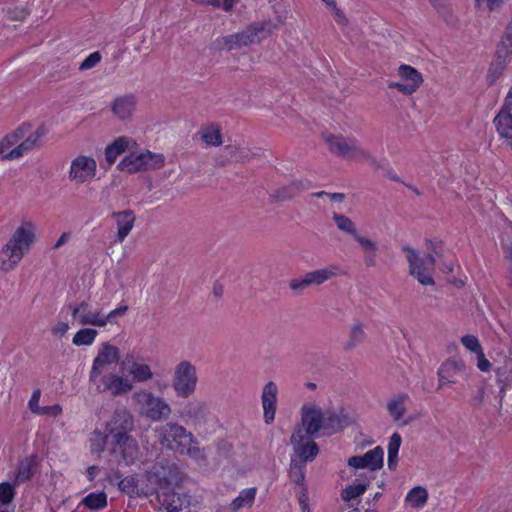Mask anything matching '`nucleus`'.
Listing matches in <instances>:
<instances>
[{"instance_id":"nucleus-6","label":"nucleus","mask_w":512,"mask_h":512,"mask_svg":"<svg viewBox=\"0 0 512 512\" xmlns=\"http://www.w3.org/2000/svg\"><path fill=\"white\" fill-rule=\"evenodd\" d=\"M72 317L76 319L78 317L81 325H92L98 327H104L108 322L113 323L118 316L125 315L128 307L126 305L120 306L107 315L101 313L100 310L91 311L89 310V304L82 301L76 306L69 305Z\"/></svg>"},{"instance_id":"nucleus-11","label":"nucleus","mask_w":512,"mask_h":512,"mask_svg":"<svg viewBox=\"0 0 512 512\" xmlns=\"http://www.w3.org/2000/svg\"><path fill=\"white\" fill-rule=\"evenodd\" d=\"M405 252L412 276L422 285H433V258L427 254L421 255L411 248H406Z\"/></svg>"},{"instance_id":"nucleus-7","label":"nucleus","mask_w":512,"mask_h":512,"mask_svg":"<svg viewBox=\"0 0 512 512\" xmlns=\"http://www.w3.org/2000/svg\"><path fill=\"white\" fill-rule=\"evenodd\" d=\"M113 365H118L119 370L125 371L126 363L125 360H121L119 348L105 342L93 360L89 380L95 381L98 376L108 373L109 369H114Z\"/></svg>"},{"instance_id":"nucleus-28","label":"nucleus","mask_w":512,"mask_h":512,"mask_svg":"<svg viewBox=\"0 0 512 512\" xmlns=\"http://www.w3.org/2000/svg\"><path fill=\"white\" fill-rule=\"evenodd\" d=\"M128 149V138L125 136L118 137L113 143L105 148V159L109 166L114 164L117 158Z\"/></svg>"},{"instance_id":"nucleus-23","label":"nucleus","mask_w":512,"mask_h":512,"mask_svg":"<svg viewBox=\"0 0 512 512\" xmlns=\"http://www.w3.org/2000/svg\"><path fill=\"white\" fill-rule=\"evenodd\" d=\"M270 33V29H266L264 24H257L252 28H249L241 33H237L231 36L232 44L229 45V48H232L233 45H249L254 42H258L261 39L265 38Z\"/></svg>"},{"instance_id":"nucleus-52","label":"nucleus","mask_w":512,"mask_h":512,"mask_svg":"<svg viewBox=\"0 0 512 512\" xmlns=\"http://www.w3.org/2000/svg\"><path fill=\"white\" fill-rule=\"evenodd\" d=\"M69 329V325L65 322H58L52 329L53 334L63 336Z\"/></svg>"},{"instance_id":"nucleus-61","label":"nucleus","mask_w":512,"mask_h":512,"mask_svg":"<svg viewBox=\"0 0 512 512\" xmlns=\"http://www.w3.org/2000/svg\"><path fill=\"white\" fill-rule=\"evenodd\" d=\"M6 149L7 148H6L5 144H4V142L1 141L0 142V155H2L5 152Z\"/></svg>"},{"instance_id":"nucleus-10","label":"nucleus","mask_w":512,"mask_h":512,"mask_svg":"<svg viewBox=\"0 0 512 512\" xmlns=\"http://www.w3.org/2000/svg\"><path fill=\"white\" fill-rule=\"evenodd\" d=\"M422 83L423 76L416 68L402 64L397 68L388 86L402 94L411 95L420 88Z\"/></svg>"},{"instance_id":"nucleus-59","label":"nucleus","mask_w":512,"mask_h":512,"mask_svg":"<svg viewBox=\"0 0 512 512\" xmlns=\"http://www.w3.org/2000/svg\"><path fill=\"white\" fill-rule=\"evenodd\" d=\"M507 259L509 260L510 279L512 281V250L507 253Z\"/></svg>"},{"instance_id":"nucleus-49","label":"nucleus","mask_w":512,"mask_h":512,"mask_svg":"<svg viewBox=\"0 0 512 512\" xmlns=\"http://www.w3.org/2000/svg\"><path fill=\"white\" fill-rule=\"evenodd\" d=\"M41 396V390L36 389L33 391L32 396L29 400L28 406L32 413L38 414V412L41 409V406H39V400Z\"/></svg>"},{"instance_id":"nucleus-14","label":"nucleus","mask_w":512,"mask_h":512,"mask_svg":"<svg viewBox=\"0 0 512 512\" xmlns=\"http://www.w3.org/2000/svg\"><path fill=\"white\" fill-rule=\"evenodd\" d=\"M312 435L304 433L301 429H297L290 438L293 447V455L296 461L305 463L311 462L318 454V446L311 439Z\"/></svg>"},{"instance_id":"nucleus-5","label":"nucleus","mask_w":512,"mask_h":512,"mask_svg":"<svg viewBox=\"0 0 512 512\" xmlns=\"http://www.w3.org/2000/svg\"><path fill=\"white\" fill-rule=\"evenodd\" d=\"M199 382L197 367L190 360H180L173 368L172 388L179 398L192 396Z\"/></svg>"},{"instance_id":"nucleus-41","label":"nucleus","mask_w":512,"mask_h":512,"mask_svg":"<svg viewBox=\"0 0 512 512\" xmlns=\"http://www.w3.org/2000/svg\"><path fill=\"white\" fill-rule=\"evenodd\" d=\"M471 359L475 362V365L480 372L489 373L491 371L492 363L486 357L483 349L474 356H471Z\"/></svg>"},{"instance_id":"nucleus-32","label":"nucleus","mask_w":512,"mask_h":512,"mask_svg":"<svg viewBox=\"0 0 512 512\" xmlns=\"http://www.w3.org/2000/svg\"><path fill=\"white\" fill-rule=\"evenodd\" d=\"M199 134L201 140L208 146H219L222 144V133L218 124L211 123L204 126Z\"/></svg>"},{"instance_id":"nucleus-30","label":"nucleus","mask_w":512,"mask_h":512,"mask_svg":"<svg viewBox=\"0 0 512 512\" xmlns=\"http://www.w3.org/2000/svg\"><path fill=\"white\" fill-rule=\"evenodd\" d=\"M289 479L294 484V494L300 490V488H307L305 485V467L301 462L296 461V458H291V464L289 469Z\"/></svg>"},{"instance_id":"nucleus-46","label":"nucleus","mask_w":512,"mask_h":512,"mask_svg":"<svg viewBox=\"0 0 512 512\" xmlns=\"http://www.w3.org/2000/svg\"><path fill=\"white\" fill-rule=\"evenodd\" d=\"M100 52L96 51L91 53L86 59L80 64L79 70L84 71L95 67L101 61Z\"/></svg>"},{"instance_id":"nucleus-8","label":"nucleus","mask_w":512,"mask_h":512,"mask_svg":"<svg viewBox=\"0 0 512 512\" xmlns=\"http://www.w3.org/2000/svg\"><path fill=\"white\" fill-rule=\"evenodd\" d=\"M134 409L153 421L167 418L171 413L170 405L161 397L150 392H141L134 395Z\"/></svg>"},{"instance_id":"nucleus-47","label":"nucleus","mask_w":512,"mask_h":512,"mask_svg":"<svg viewBox=\"0 0 512 512\" xmlns=\"http://www.w3.org/2000/svg\"><path fill=\"white\" fill-rule=\"evenodd\" d=\"M326 6L331 10L335 20L340 23H346V17L344 13L337 7L336 0H322Z\"/></svg>"},{"instance_id":"nucleus-36","label":"nucleus","mask_w":512,"mask_h":512,"mask_svg":"<svg viewBox=\"0 0 512 512\" xmlns=\"http://www.w3.org/2000/svg\"><path fill=\"white\" fill-rule=\"evenodd\" d=\"M33 476V464L30 459H24L17 465V472L14 479V485L28 481Z\"/></svg>"},{"instance_id":"nucleus-40","label":"nucleus","mask_w":512,"mask_h":512,"mask_svg":"<svg viewBox=\"0 0 512 512\" xmlns=\"http://www.w3.org/2000/svg\"><path fill=\"white\" fill-rule=\"evenodd\" d=\"M460 342L471 356H474L476 353L483 349L479 339L472 334L462 336Z\"/></svg>"},{"instance_id":"nucleus-15","label":"nucleus","mask_w":512,"mask_h":512,"mask_svg":"<svg viewBox=\"0 0 512 512\" xmlns=\"http://www.w3.org/2000/svg\"><path fill=\"white\" fill-rule=\"evenodd\" d=\"M98 392H110L113 396L125 394L128 391V379L125 371L108 372L98 376L95 381H91Z\"/></svg>"},{"instance_id":"nucleus-50","label":"nucleus","mask_w":512,"mask_h":512,"mask_svg":"<svg viewBox=\"0 0 512 512\" xmlns=\"http://www.w3.org/2000/svg\"><path fill=\"white\" fill-rule=\"evenodd\" d=\"M7 15L10 19L18 20L25 18L26 12L23 9H8Z\"/></svg>"},{"instance_id":"nucleus-34","label":"nucleus","mask_w":512,"mask_h":512,"mask_svg":"<svg viewBox=\"0 0 512 512\" xmlns=\"http://www.w3.org/2000/svg\"><path fill=\"white\" fill-rule=\"evenodd\" d=\"M333 220L340 231L350 235L353 239L360 233L357 230L355 223L345 215L334 214Z\"/></svg>"},{"instance_id":"nucleus-3","label":"nucleus","mask_w":512,"mask_h":512,"mask_svg":"<svg viewBox=\"0 0 512 512\" xmlns=\"http://www.w3.org/2000/svg\"><path fill=\"white\" fill-rule=\"evenodd\" d=\"M35 240V227L31 222H23L12 234L0 251V268L11 271L21 261L25 252Z\"/></svg>"},{"instance_id":"nucleus-4","label":"nucleus","mask_w":512,"mask_h":512,"mask_svg":"<svg viewBox=\"0 0 512 512\" xmlns=\"http://www.w3.org/2000/svg\"><path fill=\"white\" fill-rule=\"evenodd\" d=\"M169 472L163 473L159 479V488L156 492L162 512H190V498L187 495H178L170 489L177 486L182 480V472L176 467H169Z\"/></svg>"},{"instance_id":"nucleus-63","label":"nucleus","mask_w":512,"mask_h":512,"mask_svg":"<svg viewBox=\"0 0 512 512\" xmlns=\"http://www.w3.org/2000/svg\"><path fill=\"white\" fill-rule=\"evenodd\" d=\"M380 496H381V494H380V493H377V494L375 495V498H378V497H380Z\"/></svg>"},{"instance_id":"nucleus-37","label":"nucleus","mask_w":512,"mask_h":512,"mask_svg":"<svg viewBox=\"0 0 512 512\" xmlns=\"http://www.w3.org/2000/svg\"><path fill=\"white\" fill-rule=\"evenodd\" d=\"M112 217L116 219L118 225L117 242L122 243L128 236V211L114 212Z\"/></svg>"},{"instance_id":"nucleus-17","label":"nucleus","mask_w":512,"mask_h":512,"mask_svg":"<svg viewBox=\"0 0 512 512\" xmlns=\"http://www.w3.org/2000/svg\"><path fill=\"white\" fill-rule=\"evenodd\" d=\"M409 396L405 393L395 394L389 397L385 403V409L391 420L399 426L410 423L407 417Z\"/></svg>"},{"instance_id":"nucleus-64","label":"nucleus","mask_w":512,"mask_h":512,"mask_svg":"<svg viewBox=\"0 0 512 512\" xmlns=\"http://www.w3.org/2000/svg\"><path fill=\"white\" fill-rule=\"evenodd\" d=\"M356 512H359V511H356Z\"/></svg>"},{"instance_id":"nucleus-48","label":"nucleus","mask_w":512,"mask_h":512,"mask_svg":"<svg viewBox=\"0 0 512 512\" xmlns=\"http://www.w3.org/2000/svg\"><path fill=\"white\" fill-rule=\"evenodd\" d=\"M61 413H62V407L59 404H54L51 406L41 407V409L37 415H41V416L46 415V416L57 417Z\"/></svg>"},{"instance_id":"nucleus-44","label":"nucleus","mask_w":512,"mask_h":512,"mask_svg":"<svg viewBox=\"0 0 512 512\" xmlns=\"http://www.w3.org/2000/svg\"><path fill=\"white\" fill-rule=\"evenodd\" d=\"M507 0H474V5L477 9H486L488 11H495L501 8Z\"/></svg>"},{"instance_id":"nucleus-22","label":"nucleus","mask_w":512,"mask_h":512,"mask_svg":"<svg viewBox=\"0 0 512 512\" xmlns=\"http://www.w3.org/2000/svg\"><path fill=\"white\" fill-rule=\"evenodd\" d=\"M47 134V129L44 125H40L32 134H30L24 141L17 147L12 149L9 153L3 156V159H16L21 157L24 153L38 147L40 140Z\"/></svg>"},{"instance_id":"nucleus-9","label":"nucleus","mask_w":512,"mask_h":512,"mask_svg":"<svg viewBox=\"0 0 512 512\" xmlns=\"http://www.w3.org/2000/svg\"><path fill=\"white\" fill-rule=\"evenodd\" d=\"M327 426V417L318 403L315 401L303 403L300 408L299 429L308 435H316Z\"/></svg>"},{"instance_id":"nucleus-55","label":"nucleus","mask_w":512,"mask_h":512,"mask_svg":"<svg viewBox=\"0 0 512 512\" xmlns=\"http://www.w3.org/2000/svg\"><path fill=\"white\" fill-rule=\"evenodd\" d=\"M70 238V234L67 233V232H63L61 234V236L58 238V240L56 241L55 245H54V249H58L60 248L62 245H64Z\"/></svg>"},{"instance_id":"nucleus-56","label":"nucleus","mask_w":512,"mask_h":512,"mask_svg":"<svg viewBox=\"0 0 512 512\" xmlns=\"http://www.w3.org/2000/svg\"><path fill=\"white\" fill-rule=\"evenodd\" d=\"M115 478L120 479V481H119V488L122 491H126V489L128 488V481H126L125 478H122V474L120 473L119 469H117L116 472H115Z\"/></svg>"},{"instance_id":"nucleus-24","label":"nucleus","mask_w":512,"mask_h":512,"mask_svg":"<svg viewBox=\"0 0 512 512\" xmlns=\"http://www.w3.org/2000/svg\"><path fill=\"white\" fill-rule=\"evenodd\" d=\"M465 370V364L462 360L451 358L442 363L438 371L439 385L444 386L447 383L454 382V377Z\"/></svg>"},{"instance_id":"nucleus-2","label":"nucleus","mask_w":512,"mask_h":512,"mask_svg":"<svg viewBox=\"0 0 512 512\" xmlns=\"http://www.w3.org/2000/svg\"><path fill=\"white\" fill-rule=\"evenodd\" d=\"M156 438L162 446L192 459L199 460L204 457V452L193 434L176 423H167L157 428Z\"/></svg>"},{"instance_id":"nucleus-43","label":"nucleus","mask_w":512,"mask_h":512,"mask_svg":"<svg viewBox=\"0 0 512 512\" xmlns=\"http://www.w3.org/2000/svg\"><path fill=\"white\" fill-rule=\"evenodd\" d=\"M112 111L117 117L125 119L128 116V98L124 96L115 99Z\"/></svg>"},{"instance_id":"nucleus-12","label":"nucleus","mask_w":512,"mask_h":512,"mask_svg":"<svg viewBox=\"0 0 512 512\" xmlns=\"http://www.w3.org/2000/svg\"><path fill=\"white\" fill-rule=\"evenodd\" d=\"M164 164L165 158L162 154L130 144V173L158 170L164 167Z\"/></svg>"},{"instance_id":"nucleus-38","label":"nucleus","mask_w":512,"mask_h":512,"mask_svg":"<svg viewBox=\"0 0 512 512\" xmlns=\"http://www.w3.org/2000/svg\"><path fill=\"white\" fill-rule=\"evenodd\" d=\"M97 334H98V332L95 329L83 328V329H80L78 332H76V334L74 335V337L72 339V342L74 345H77V346H82V345L88 346L94 342Z\"/></svg>"},{"instance_id":"nucleus-42","label":"nucleus","mask_w":512,"mask_h":512,"mask_svg":"<svg viewBox=\"0 0 512 512\" xmlns=\"http://www.w3.org/2000/svg\"><path fill=\"white\" fill-rule=\"evenodd\" d=\"M364 337V329L363 326L360 324H356L351 328L350 331V338L345 343V349H352L354 348L357 343L362 340Z\"/></svg>"},{"instance_id":"nucleus-19","label":"nucleus","mask_w":512,"mask_h":512,"mask_svg":"<svg viewBox=\"0 0 512 512\" xmlns=\"http://www.w3.org/2000/svg\"><path fill=\"white\" fill-rule=\"evenodd\" d=\"M384 451L380 446L367 451L363 455L352 456L348 459V465L354 469H366L375 471L383 466Z\"/></svg>"},{"instance_id":"nucleus-13","label":"nucleus","mask_w":512,"mask_h":512,"mask_svg":"<svg viewBox=\"0 0 512 512\" xmlns=\"http://www.w3.org/2000/svg\"><path fill=\"white\" fill-rule=\"evenodd\" d=\"M324 141L332 153L346 159L356 161L366 157L365 151L352 138L326 134L324 135Z\"/></svg>"},{"instance_id":"nucleus-29","label":"nucleus","mask_w":512,"mask_h":512,"mask_svg":"<svg viewBox=\"0 0 512 512\" xmlns=\"http://www.w3.org/2000/svg\"><path fill=\"white\" fill-rule=\"evenodd\" d=\"M402 444V437L399 433H393L388 441L387 445V466L390 470H396L398 466V453Z\"/></svg>"},{"instance_id":"nucleus-25","label":"nucleus","mask_w":512,"mask_h":512,"mask_svg":"<svg viewBox=\"0 0 512 512\" xmlns=\"http://www.w3.org/2000/svg\"><path fill=\"white\" fill-rule=\"evenodd\" d=\"M152 377L153 371L147 359L134 357L130 360V379L137 382H146Z\"/></svg>"},{"instance_id":"nucleus-45","label":"nucleus","mask_w":512,"mask_h":512,"mask_svg":"<svg viewBox=\"0 0 512 512\" xmlns=\"http://www.w3.org/2000/svg\"><path fill=\"white\" fill-rule=\"evenodd\" d=\"M295 496L300 507V512H312L307 488H300V490L296 492Z\"/></svg>"},{"instance_id":"nucleus-62","label":"nucleus","mask_w":512,"mask_h":512,"mask_svg":"<svg viewBox=\"0 0 512 512\" xmlns=\"http://www.w3.org/2000/svg\"><path fill=\"white\" fill-rule=\"evenodd\" d=\"M365 512H377V511H376V510L368 509V510H366Z\"/></svg>"},{"instance_id":"nucleus-51","label":"nucleus","mask_w":512,"mask_h":512,"mask_svg":"<svg viewBox=\"0 0 512 512\" xmlns=\"http://www.w3.org/2000/svg\"><path fill=\"white\" fill-rule=\"evenodd\" d=\"M31 129V124L30 123H23L21 124L15 131H13L14 134L17 135V139L20 140L22 139L25 134L30 131Z\"/></svg>"},{"instance_id":"nucleus-27","label":"nucleus","mask_w":512,"mask_h":512,"mask_svg":"<svg viewBox=\"0 0 512 512\" xmlns=\"http://www.w3.org/2000/svg\"><path fill=\"white\" fill-rule=\"evenodd\" d=\"M256 494L257 489L255 487L241 490L238 496L230 503V509L233 512H238L251 508L255 502Z\"/></svg>"},{"instance_id":"nucleus-31","label":"nucleus","mask_w":512,"mask_h":512,"mask_svg":"<svg viewBox=\"0 0 512 512\" xmlns=\"http://www.w3.org/2000/svg\"><path fill=\"white\" fill-rule=\"evenodd\" d=\"M497 132L501 137L512 140V113L500 110L494 119Z\"/></svg>"},{"instance_id":"nucleus-35","label":"nucleus","mask_w":512,"mask_h":512,"mask_svg":"<svg viewBox=\"0 0 512 512\" xmlns=\"http://www.w3.org/2000/svg\"><path fill=\"white\" fill-rule=\"evenodd\" d=\"M81 504L90 510H100L107 505V496L104 492L90 493L82 499Z\"/></svg>"},{"instance_id":"nucleus-16","label":"nucleus","mask_w":512,"mask_h":512,"mask_svg":"<svg viewBox=\"0 0 512 512\" xmlns=\"http://www.w3.org/2000/svg\"><path fill=\"white\" fill-rule=\"evenodd\" d=\"M279 404V386L274 381H268L261 390V406L263 420L269 425L274 422Z\"/></svg>"},{"instance_id":"nucleus-60","label":"nucleus","mask_w":512,"mask_h":512,"mask_svg":"<svg viewBox=\"0 0 512 512\" xmlns=\"http://www.w3.org/2000/svg\"><path fill=\"white\" fill-rule=\"evenodd\" d=\"M305 387L308 390H315L317 388V385L313 382H307V383H305Z\"/></svg>"},{"instance_id":"nucleus-33","label":"nucleus","mask_w":512,"mask_h":512,"mask_svg":"<svg viewBox=\"0 0 512 512\" xmlns=\"http://www.w3.org/2000/svg\"><path fill=\"white\" fill-rule=\"evenodd\" d=\"M369 480L364 477L357 478L353 483L349 484L342 491V499L351 501L361 496L367 489Z\"/></svg>"},{"instance_id":"nucleus-58","label":"nucleus","mask_w":512,"mask_h":512,"mask_svg":"<svg viewBox=\"0 0 512 512\" xmlns=\"http://www.w3.org/2000/svg\"><path fill=\"white\" fill-rule=\"evenodd\" d=\"M118 169L124 171L126 168H128V156H125L120 163L118 164Z\"/></svg>"},{"instance_id":"nucleus-18","label":"nucleus","mask_w":512,"mask_h":512,"mask_svg":"<svg viewBox=\"0 0 512 512\" xmlns=\"http://www.w3.org/2000/svg\"><path fill=\"white\" fill-rule=\"evenodd\" d=\"M96 167V161L93 158L80 155L71 162L69 178L71 181L82 184L95 176Z\"/></svg>"},{"instance_id":"nucleus-57","label":"nucleus","mask_w":512,"mask_h":512,"mask_svg":"<svg viewBox=\"0 0 512 512\" xmlns=\"http://www.w3.org/2000/svg\"><path fill=\"white\" fill-rule=\"evenodd\" d=\"M99 472V467L98 466H90L88 469H87V476H88V479L89 481H93L95 479V477L97 476Z\"/></svg>"},{"instance_id":"nucleus-21","label":"nucleus","mask_w":512,"mask_h":512,"mask_svg":"<svg viewBox=\"0 0 512 512\" xmlns=\"http://www.w3.org/2000/svg\"><path fill=\"white\" fill-rule=\"evenodd\" d=\"M429 502V491L424 485H415L405 494L403 508L406 512H421Z\"/></svg>"},{"instance_id":"nucleus-53","label":"nucleus","mask_w":512,"mask_h":512,"mask_svg":"<svg viewBox=\"0 0 512 512\" xmlns=\"http://www.w3.org/2000/svg\"><path fill=\"white\" fill-rule=\"evenodd\" d=\"M501 110H506L509 112H511V110H512V87L508 90V92L504 98V102H503V106H502Z\"/></svg>"},{"instance_id":"nucleus-1","label":"nucleus","mask_w":512,"mask_h":512,"mask_svg":"<svg viewBox=\"0 0 512 512\" xmlns=\"http://www.w3.org/2000/svg\"><path fill=\"white\" fill-rule=\"evenodd\" d=\"M107 434L95 431L90 438V450L100 455L105 445H109L111 462L118 466L128 465L126 449L128 446V410L125 407L117 408L106 424Z\"/></svg>"},{"instance_id":"nucleus-54","label":"nucleus","mask_w":512,"mask_h":512,"mask_svg":"<svg viewBox=\"0 0 512 512\" xmlns=\"http://www.w3.org/2000/svg\"><path fill=\"white\" fill-rule=\"evenodd\" d=\"M19 140L17 139V135L14 134L13 132L8 134L3 140L2 142H4L6 148H9L13 145H15Z\"/></svg>"},{"instance_id":"nucleus-20","label":"nucleus","mask_w":512,"mask_h":512,"mask_svg":"<svg viewBox=\"0 0 512 512\" xmlns=\"http://www.w3.org/2000/svg\"><path fill=\"white\" fill-rule=\"evenodd\" d=\"M337 274L336 268H322L306 273L302 278L293 279L289 287L294 291H302L311 285H320Z\"/></svg>"},{"instance_id":"nucleus-39","label":"nucleus","mask_w":512,"mask_h":512,"mask_svg":"<svg viewBox=\"0 0 512 512\" xmlns=\"http://www.w3.org/2000/svg\"><path fill=\"white\" fill-rule=\"evenodd\" d=\"M14 482H2L0 483V509L2 507L10 505L16 495Z\"/></svg>"},{"instance_id":"nucleus-26","label":"nucleus","mask_w":512,"mask_h":512,"mask_svg":"<svg viewBox=\"0 0 512 512\" xmlns=\"http://www.w3.org/2000/svg\"><path fill=\"white\" fill-rule=\"evenodd\" d=\"M354 240L363 254L364 262L371 266L375 263V256L378 250L376 242L367 235L359 233Z\"/></svg>"}]
</instances>
